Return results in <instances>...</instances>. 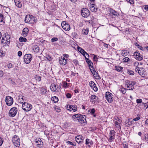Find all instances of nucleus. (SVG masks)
Wrapping results in <instances>:
<instances>
[{
	"label": "nucleus",
	"instance_id": "nucleus-1",
	"mask_svg": "<svg viewBox=\"0 0 148 148\" xmlns=\"http://www.w3.org/2000/svg\"><path fill=\"white\" fill-rule=\"evenodd\" d=\"M37 21V19L32 15H27L25 18V23L33 24Z\"/></svg>",
	"mask_w": 148,
	"mask_h": 148
},
{
	"label": "nucleus",
	"instance_id": "nucleus-2",
	"mask_svg": "<svg viewBox=\"0 0 148 148\" xmlns=\"http://www.w3.org/2000/svg\"><path fill=\"white\" fill-rule=\"evenodd\" d=\"M61 87L60 85L54 84H51L50 86L51 90L53 92H58L60 91Z\"/></svg>",
	"mask_w": 148,
	"mask_h": 148
},
{
	"label": "nucleus",
	"instance_id": "nucleus-3",
	"mask_svg": "<svg viewBox=\"0 0 148 148\" xmlns=\"http://www.w3.org/2000/svg\"><path fill=\"white\" fill-rule=\"evenodd\" d=\"M32 108V106L31 104L26 102H24L22 105L23 109L25 111H30Z\"/></svg>",
	"mask_w": 148,
	"mask_h": 148
},
{
	"label": "nucleus",
	"instance_id": "nucleus-4",
	"mask_svg": "<svg viewBox=\"0 0 148 148\" xmlns=\"http://www.w3.org/2000/svg\"><path fill=\"white\" fill-rule=\"evenodd\" d=\"M106 98L109 103H112L113 100V95L109 92H107L106 93Z\"/></svg>",
	"mask_w": 148,
	"mask_h": 148
},
{
	"label": "nucleus",
	"instance_id": "nucleus-5",
	"mask_svg": "<svg viewBox=\"0 0 148 148\" xmlns=\"http://www.w3.org/2000/svg\"><path fill=\"white\" fill-rule=\"evenodd\" d=\"M18 111L17 108L16 107L11 108L9 112V115L10 117H13L15 116Z\"/></svg>",
	"mask_w": 148,
	"mask_h": 148
},
{
	"label": "nucleus",
	"instance_id": "nucleus-6",
	"mask_svg": "<svg viewBox=\"0 0 148 148\" xmlns=\"http://www.w3.org/2000/svg\"><path fill=\"white\" fill-rule=\"evenodd\" d=\"M77 121L82 125H85L86 123L85 116L81 115L80 114V116H79Z\"/></svg>",
	"mask_w": 148,
	"mask_h": 148
},
{
	"label": "nucleus",
	"instance_id": "nucleus-7",
	"mask_svg": "<svg viewBox=\"0 0 148 148\" xmlns=\"http://www.w3.org/2000/svg\"><path fill=\"white\" fill-rule=\"evenodd\" d=\"M135 84V82L134 81H129L127 80L125 82L126 87L129 88V90H132L134 88V86Z\"/></svg>",
	"mask_w": 148,
	"mask_h": 148
},
{
	"label": "nucleus",
	"instance_id": "nucleus-8",
	"mask_svg": "<svg viewBox=\"0 0 148 148\" xmlns=\"http://www.w3.org/2000/svg\"><path fill=\"white\" fill-rule=\"evenodd\" d=\"M32 56L30 54H25L24 56V61L26 64H29L32 60Z\"/></svg>",
	"mask_w": 148,
	"mask_h": 148
},
{
	"label": "nucleus",
	"instance_id": "nucleus-9",
	"mask_svg": "<svg viewBox=\"0 0 148 148\" xmlns=\"http://www.w3.org/2000/svg\"><path fill=\"white\" fill-rule=\"evenodd\" d=\"M81 14L82 16L84 18H86L89 15L90 12L86 8H83L81 10Z\"/></svg>",
	"mask_w": 148,
	"mask_h": 148
},
{
	"label": "nucleus",
	"instance_id": "nucleus-10",
	"mask_svg": "<svg viewBox=\"0 0 148 148\" xmlns=\"http://www.w3.org/2000/svg\"><path fill=\"white\" fill-rule=\"evenodd\" d=\"M122 122L121 120L116 117L114 118V124L116 127L119 129H121V124Z\"/></svg>",
	"mask_w": 148,
	"mask_h": 148
},
{
	"label": "nucleus",
	"instance_id": "nucleus-11",
	"mask_svg": "<svg viewBox=\"0 0 148 148\" xmlns=\"http://www.w3.org/2000/svg\"><path fill=\"white\" fill-rule=\"evenodd\" d=\"M5 102L8 106H11L13 103V99L12 97L7 96L5 98Z\"/></svg>",
	"mask_w": 148,
	"mask_h": 148
},
{
	"label": "nucleus",
	"instance_id": "nucleus-12",
	"mask_svg": "<svg viewBox=\"0 0 148 148\" xmlns=\"http://www.w3.org/2000/svg\"><path fill=\"white\" fill-rule=\"evenodd\" d=\"M61 26L63 29L66 31H69L70 30V25L66 21H63L62 23Z\"/></svg>",
	"mask_w": 148,
	"mask_h": 148
},
{
	"label": "nucleus",
	"instance_id": "nucleus-13",
	"mask_svg": "<svg viewBox=\"0 0 148 148\" xmlns=\"http://www.w3.org/2000/svg\"><path fill=\"white\" fill-rule=\"evenodd\" d=\"M67 109L70 111H73V112H75L77 110V106L74 105H68L67 106Z\"/></svg>",
	"mask_w": 148,
	"mask_h": 148
},
{
	"label": "nucleus",
	"instance_id": "nucleus-14",
	"mask_svg": "<svg viewBox=\"0 0 148 148\" xmlns=\"http://www.w3.org/2000/svg\"><path fill=\"white\" fill-rule=\"evenodd\" d=\"M115 133V132L114 130H110L109 134V141L111 142L114 139Z\"/></svg>",
	"mask_w": 148,
	"mask_h": 148
},
{
	"label": "nucleus",
	"instance_id": "nucleus-15",
	"mask_svg": "<svg viewBox=\"0 0 148 148\" xmlns=\"http://www.w3.org/2000/svg\"><path fill=\"white\" fill-rule=\"evenodd\" d=\"M134 53L135 54L136 59L139 61H140L143 59V56L140 54L138 51H136L134 52Z\"/></svg>",
	"mask_w": 148,
	"mask_h": 148
},
{
	"label": "nucleus",
	"instance_id": "nucleus-16",
	"mask_svg": "<svg viewBox=\"0 0 148 148\" xmlns=\"http://www.w3.org/2000/svg\"><path fill=\"white\" fill-rule=\"evenodd\" d=\"M35 143L37 147H39L41 148L43 146V143L40 138L36 139Z\"/></svg>",
	"mask_w": 148,
	"mask_h": 148
},
{
	"label": "nucleus",
	"instance_id": "nucleus-17",
	"mask_svg": "<svg viewBox=\"0 0 148 148\" xmlns=\"http://www.w3.org/2000/svg\"><path fill=\"white\" fill-rule=\"evenodd\" d=\"M90 69L94 76L96 79H99L100 78V77L98 75V73L96 72L94 69L93 68V69H92L91 68H90Z\"/></svg>",
	"mask_w": 148,
	"mask_h": 148
},
{
	"label": "nucleus",
	"instance_id": "nucleus-18",
	"mask_svg": "<svg viewBox=\"0 0 148 148\" xmlns=\"http://www.w3.org/2000/svg\"><path fill=\"white\" fill-rule=\"evenodd\" d=\"M89 85L93 89V90L95 91L96 92L98 90V88L96 86L95 84L93 81H91L89 83Z\"/></svg>",
	"mask_w": 148,
	"mask_h": 148
},
{
	"label": "nucleus",
	"instance_id": "nucleus-19",
	"mask_svg": "<svg viewBox=\"0 0 148 148\" xmlns=\"http://www.w3.org/2000/svg\"><path fill=\"white\" fill-rule=\"evenodd\" d=\"M75 139L77 143H80L83 141V138L82 136L79 135L76 136Z\"/></svg>",
	"mask_w": 148,
	"mask_h": 148
},
{
	"label": "nucleus",
	"instance_id": "nucleus-20",
	"mask_svg": "<svg viewBox=\"0 0 148 148\" xmlns=\"http://www.w3.org/2000/svg\"><path fill=\"white\" fill-rule=\"evenodd\" d=\"M66 59L64 57L62 56L59 59V62L61 64L65 65L66 64Z\"/></svg>",
	"mask_w": 148,
	"mask_h": 148
},
{
	"label": "nucleus",
	"instance_id": "nucleus-21",
	"mask_svg": "<svg viewBox=\"0 0 148 148\" xmlns=\"http://www.w3.org/2000/svg\"><path fill=\"white\" fill-rule=\"evenodd\" d=\"M29 29L27 27H25L24 28L23 30V31L22 32V35L24 36H26L29 32Z\"/></svg>",
	"mask_w": 148,
	"mask_h": 148
},
{
	"label": "nucleus",
	"instance_id": "nucleus-22",
	"mask_svg": "<svg viewBox=\"0 0 148 148\" xmlns=\"http://www.w3.org/2000/svg\"><path fill=\"white\" fill-rule=\"evenodd\" d=\"M6 39V38H4L3 36L2 39L1 43L2 44H4V45H8L10 44V41Z\"/></svg>",
	"mask_w": 148,
	"mask_h": 148
},
{
	"label": "nucleus",
	"instance_id": "nucleus-23",
	"mask_svg": "<svg viewBox=\"0 0 148 148\" xmlns=\"http://www.w3.org/2000/svg\"><path fill=\"white\" fill-rule=\"evenodd\" d=\"M16 5L19 8H21L22 5L20 0H14Z\"/></svg>",
	"mask_w": 148,
	"mask_h": 148
},
{
	"label": "nucleus",
	"instance_id": "nucleus-24",
	"mask_svg": "<svg viewBox=\"0 0 148 148\" xmlns=\"http://www.w3.org/2000/svg\"><path fill=\"white\" fill-rule=\"evenodd\" d=\"M47 92V88L45 87H41L40 89V94L41 95H45Z\"/></svg>",
	"mask_w": 148,
	"mask_h": 148
},
{
	"label": "nucleus",
	"instance_id": "nucleus-25",
	"mask_svg": "<svg viewBox=\"0 0 148 148\" xmlns=\"http://www.w3.org/2000/svg\"><path fill=\"white\" fill-rule=\"evenodd\" d=\"M77 49L84 56H85V54H87V53L80 47H78Z\"/></svg>",
	"mask_w": 148,
	"mask_h": 148
},
{
	"label": "nucleus",
	"instance_id": "nucleus-26",
	"mask_svg": "<svg viewBox=\"0 0 148 148\" xmlns=\"http://www.w3.org/2000/svg\"><path fill=\"white\" fill-rule=\"evenodd\" d=\"M98 97L94 95H93L91 96V101L92 103H95V101L98 100Z\"/></svg>",
	"mask_w": 148,
	"mask_h": 148
},
{
	"label": "nucleus",
	"instance_id": "nucleus-27",
	"mask_svg": "<svg viewBox=\"0 0 148 148\" xmlns=\"http://www.w3.org/2000/svg\"><path fill=\"white\" fill-rule=\"evenodd\" d=\"M86 61L88 64L89 67L90 68L91 67L92 69H93V64L91 61L86 58Z\"/></svg>",
	"mask_w": 148,
	"mask_h": 148
},
{
	"label": "nucleus",
	"instance_id": "nucleus-28",
	"mask_svg": "<svg viewBox=\"0 0 148 148\" xmlns=\"http://www.w3.org/2000/svg\"><path fill=\"white\" fill-rule=\"evenodd\" d=\"M133 121H131L130 119H128L125 122V125L127 127H129L132 125Z\"/></svg>",
	"mask_w": 148,
	"mask_h": 148
},
{
	"label": "nucleus",
	"instance_id": "nucleus-29",
	"mask_svg": "<svg viewBox=\"0 0 148 148\" xmlns=\"http://www.w3.org/2000/svg\"><path fill=\"white\" fill-rule=\"evenodd\" d=\"M79 116H80V114H79L73 115L72 116V119L74 121H77L79 117Z\"/></svg>",
	"mask_w": 148,
	"mask_h": 148
},
{
	"label": "nucleus",
	"instance_id": "nucleus-30",
	"mask_svg": "<svg viewBox=\"0 0 148 148\" xmlns=\"http://www.w3.org/2000/svg\"><path fill=\"white\" fill-rule=\"evenodd\" d=\"M33 50L34 52L37 53L39 51V47L37 45H35L33 46Z\"/></svg>",
	"mask_w": 148,
	"mask_h": 148
},
{
	"label": "nucleus",
	"instance_id": "nucleus-31",
	"mask_svg": "<svg viewBox=\"0 0 148 148\" xmlns=\"http://www.w3.org/2000/svg\"><path fill=\"white\" fill-rule=\"evenodd\" d=\"M13 144L16 147H18L20 145V140H16L12 142Z\"/></svg>",
	"mask_w": 148,
	"mask_h": 148
},
{
	"label": "nucleus",
	"instance_id": "nucleus-32",
	"mask_svg": "<svg viewBox=\"0 0 148 148\" xmlns=\"http://www.w3.org/2000/svg\"><path fill=\"white\" fill-rule=\"evenodd\" d=\"M94 4H92L91 5V6L90 7V10L93 12H96L97 11V8H96L94 6Z\"/></svg>",
	"mask_w": 148,
	"mask_h": 148
},
{
	"label": "nucleus",
	"instance_id": "nucleus-33",
	"mask_svg": "<svg viewBox=\"0 0 148 148\" xmlns=\"http://www.w3.org/2000/svg\"><path fill=\"white\" fill-rule=\"evenodd\" d=\"M4 38H6V39L9 40V41H10L11 36L10 35L8 34V33H6L5 34L4 36H3Z\"/></svg>",
	"mask_w": 148,
	"mask_h": 148
},
{
	"label": "nucleus",
	"instance_id": "nucleus-34",
	"mask_svg": "<svg viewBox=\"0 0 148 148\" xmlns=\"http://www.w3.org/2000/svg\"><path fill=\"white\" fill-rule=\"evenodd\" d=\"M51 100L54 103H56L58 102V97L56 96H54L51 98Z\"/></svg>",
	"mask_w": 148,
	"mask_h": 148
},
{
	"label": "nucleus",
	"instance_id": "nucleus-35",
	"mask_svg": "<svg viewBox=\"0 0 148 148\" xmlns=\"http://www.w3.org/2000/svg\"><path fill=\"white\" fill-rule=\"evenodd\" d=\"M89 32V29L88 28L83 29L82 31V33L84 35H87Z\"/></svg>",
	"mask_w": 148,
	"mask_h": 148
},
{
	"label": "nucleus",
	"instance_id": "nucleus-36",
	"mask_svg": "<svg viewBox=\"0 0 148 148\" xmlns=\"http://www.w3.org/2000/svg\"><path fill=\"white\" fill-rule=\"evenodd\" d=\"M14 66L13 63L11 62H8L6 65V66L8 69L12 68Z\"/></svg>",
	"mask_w": 148,
	"mask_h": 148
},
{
	"label": "nucleus",
	"instance_id": "nucleus-37",
	"mask_svg": "<svg viewBox=\"0 0 148 148\" xmlns=\"http://www.w3.org/2000/svg\"><path fill=\"white\" fill-rule=\"evenodd\" d=\"M110 13L112 14L114 16H117V12L114 10H112V9H110Z\"/></svg>",
	"mask_w": 148,
	"mask_h": 148
},
{
	"label": "nucleus",
	"instance_id": "nucleus-38",
	"mask_svg": "<svg viewBox=\"0 0 148 148\" xmlns=\"http://www.w3.org/2000/svg\"><path fill=\"white\" fill-rule=\"evenodd\" d=\"M85 144L88 145V146L90 145H92L93 144V143L92 141H91L90 139H89L88 138H87L86 140V143Z\"/></svg>",
	"mask_w": 148,
	"mask_h": 148
},
{
	"label": "nucleus",
	"instance_id": "nucleus-39",
	"mask_svg": "<svg viewBox=\"0 0 148 148\" xmlns=\"http://www.w3.org/2000/svg\"><path fill=\"white\" fill-rule=\"evenodd\" d=\"M20 140L19 137L16 135H15L14 136L12 139V141L13 142L16 140Z\"/></svg>",
	"mask_w": 148,
	"mask_h": 148
},
{
	"label": "nucleus",
	"instance_id": "nucleus-40",
	"mask_svg": "<svg viewBox=\"0 0 148 148\" xmlns=\"http://www.w3.org/2000/svg\"><path fill=\"white\" fill-rule=\"evenodd\" d=\"M19 40L20 42H26L27 41V39L25 38H24L23 37H21L19 38Z\"/></svg>",
	"mask_w": 148,
	"mask_h": 148
},
{
	"label": "nucleus",
	"instance_id": "nucleus-41",
	"mask_svg": "<svg viewBox=\"0 0 148 148\" xmlns=\"http://www.w3.org/2000/svg\"><path fill=\"white\" fill-rule=\"evenodd\" d=\"M115 68H116L115 70H116L117 71L120 72L123 69V68L121 66H115Z\"/></svg>",
	"mask_w": 148,
	"mask_h": 148
},
{
	"label": "nucleus",
	"instance_id": "nucleus-42",
	"mask_svg": "<svg viewBox=\"0 0 148 148\" xmlns=\"http://www.w3.org/2000/svg\"><path fill=\"white\" fill-rule=\"evenodd\" d=\"M128 52L127 51H123L121 53V55L123 56H126L128 54Z\"/></svg>",
	"mask_w": 148,
	"mask_h": 148
},
{
	"label": "nucleus",
	"instance_id": "nucleus-43",
	"mask_svg": "<svg viewBox=\"0 0 148 148\" xmlns=\"http://www.w3.org/2000/svg\"><path fill=\"white\" fill-rule=\"evenodd\" d=\"M119 90L120 92L122 93V94H124L126 92V89L123 88H122L120 89Z\"/></svg>",
	"mask_w": 148,
	"mask_h": 148
},
{
	"label": "nucleus",
	"instance_id": "nucleus-44",
	"mask_svg": "<svg viewBox=\"0 0 148 148\" xmlns=\"http://www.w3.org/2000/svg\"><path fill=\"white\" fill-rule=\"evenodd\" d=\"M66 143H67V144H68L71 145H73V146H75L76 145L75 143V142H72L70 141H67L66 142Z\"/></svg>",
	"mask_w": 148,
	"mask_h": 148
},
{
	"label": "nucleus",
	"instance_id": "nucleus-45",
	"mask_svg": "<svg viewBox=\"0 0 148 148\" xmlns=\"http://www.w3.org/2000/svg\"><path fill=\"white\" fill-rule=\"evenodd\" d=\"M130 58L128 57H125L124 58L123 60V62H128L130 61Z\"/></svg>",
	"mask_w": 148,
	"mask_h": 148
},
{
	"label": "nucleus",
	"instance_id": "nucleus-46",
	"mask_svg": "<svg viewBox=\"0 0 148 148\" xmlns=\"http://www.w3.org/2000/svg\"><path fill=\"white\" fill-rule=\"evenodd\" d=\"M4 19L3 15L1 13H0V21L1 23L3 22V20Z\"/></svg>",
	"mask_w": 148,
	"mask_h": 148
},
{
	"label": "nucleus",
	"instance_id": "nucleus-47",
	"mask_svg": "<svg viewBox=\"0 0 148 148\" xmlns=\"http://www.w3.org/2000/svg\"><path fill=\"white\" fill-rule=\"evenodd\" d=\"M127 73L128 74L131 75H133L134 74V71L130 70L128 71Z\"/></svg>",
	"mask_w": 148,
	"mask_h": 148
},
{
	"label": "nucleus",
	"instance_id": "nucleus-48",
	"mask_svg": "<svg viewBox=\"0 0 148 148\" xmlns=\"http://www.w3.org/2000/svg\"><path fill=\"white\" fill-rule=\"evenodd\" d=\"M135 45L138 48H139L140 50H143V47L140 46L139 45L138 43H136L135 44Z\"/></svg>",
	"mask_w": 148,
	"mask_h": 148
},
{
	"label": "nucleus",
	"instance_id": "nucleus-49",
	"mask_svg": "<svg viewBox=\"0 0 148 148\" xmlns=\"http://www.w3.org/2000/svg\"><path fill=\"white\" fill-rule=\"evenodd\" d=\"M63 86L64 87L66 88L68 86L69 84L65 82H64L63 83Z\"/></svg>",
	"mask_w": 148,
	"mask_h": 148
},
{
	"label": "nucleus",
	"instance_id": "nucleus-50",
	"mask_svg": "<svg viewBox=\"0 0 148 148\" xmlns=\"http://www.w3.org/2000/svg\"><path fill=\"white\" fill-rule=\"evenodd\" d=\"M35 78L36 80H38L39 82L41 80V77L39 76L36 75Z\"/></svg>",
	"mask_w": 148,
	"mask_h": 148
},
{
	"label": "nucleus",
	"instance_id": "nucleus-51",
	"mask_svg": "<svg viewBox=\"0 0 148 148\" xmlns=\"http://www.w3.org/2000/svg\"><path fill=\"white\" fill-rule=\"evenodd\" d=\"M55 109L56 111L59 112H60L61 110L59 107H56L55 108Z\"/></svg>",
	"mask_w": 148,
	"mask_h": 148
},
{
	"label": "nucleus",
	"instance_id": "nucleus-52",
	"mask_svg": "<svg viewBox=\"0 0 148 148\" xmlns=\"http://www.w3.org/2000/svg\"><path fill=\"white\" fill-rule=\"evenodd\" d=\"M73 63L75 64V65H76L79 64V62L78 60H74L73 61Z\"/></svg>",
	"mask_w": 148,
	"mask_h": 148
},
{
	"label": "nucleus",
	"instance_id": "nucleus-53",
	"mask_svg": "<svg viewBox=\"0 0 148 148\" xmlns=\"http://www.w3.org/2000/svg\"><path fill=\"white\" fill-rule=\"evenodd\" d=\"M58 40V38L56 37L53 38L51 39V41L52 42L56 41Z\"/></svg>",
	"mask_w": 148,
	"mask_h": 148
},
{
	"label": "nucleus",
	"instance_id": "nucleus-54",
	"mask_svg": "<svg viewBox=\"0 0 148 148\" xmlns=\"http://www.w3.org/2000/svg\"><path fill=\"white\" fill-rule=\"evenodd\" d=\"M126 1L131 4H134V2L133 0H126Z\"/></svg>",
	"mask_w": 148,
	"mask_h": 148
},
{
	"label": "nucleus",
	"instance_id": "nucleus-55",
	"mask_svg": "<svg viewBox=\"0 0 148 148\" xmlns=\"http://www.w3.org/2000/svg\"><path fill=\"white\" fill-rule=\"evenodd\" d=\"M136 101V102L137 103H141L142 102V99H137Z\"/></svg>",
	"mask_w": 148,
	"mask_h": 148
},
{
	"label": "nucleus",
	"instance_id": "nucleus-56",
	"mask_svg": "<svg viewBox=\"0 0 148 148\" xmlns=\"http://www.w3.org/2000/svg\"><path fill=\"white\" fill-rule=\"evenodd\" d=\"M5 55V53L3 52V51L0 49V56H3Z\"/></svg>",
	"mask_w": 148,
	"mask_h": 148
},
{
	"label": "nucleus",
	"instance_id": "nucleus-57",
	"mask_svg": "<svg viewBox=\"0 0 148 148\" xmlns=\"http://www.w3.org/2000/svg\"><path fill=\"white\" fill-rule=\"evenodd\" d=\"M145 140L147 141H148V134H145Z\"/></svg>",
	"mask_w": 148,
	"mask_h": 148
},
{
	"label": "nucleus",
	"instance_id": "nucleus-58",
	"mask_svg": "<svg viewBox=\"0 0 148 148\" xmlns=\"http://www.w3.org/2000/svg\"><path fill=\"white\" fill-rule=\"evenodd\" d=\"M3 142V139L1 137H0V146L2 144Z\"/></svg>",
	"mask_w": 148,
	"mask_h": 148
},
{
	"label": "nucleus",
	"instance_id": "nucleus-59",
	"mask_svg": "<svg viewBox=\"0 0 148 148\" xmlns=\"http://www.w3.org/2000/svg\"><path fill=\"white\" fill-rule=\"evenodd\" d=\"M123 145L124 147V148H128V144L127 143H123Z\"/></svg>",
	"mask_w": 148,
	"mask_h": 148
},
{
	"label": "nucleus",
	"instance_id": "nucleus-60",
	"mask_svg": "<svg viewBox=\"0 0 148 148\" xmlns=\"http://www.w3.org/2000/svg\"><path fill=\"white\" fill-rule=\"evenodd\" d=\"M95 112V110L94 108H92L91 109L90 113L92 114H94Z\"/></svg>",
	"mask_w": 148,
	"mask_h": 148
},
{
	"label": "nucleus",
	"instance_id": "nucleus-61",
	"mask_svg": "<svg viewBox=\"0 0 148 148\" xmlns=\"http://www.w3.org/2000/svg\"><path fill=\"white\" fill-rule=\"evenodd\" d=\"M139 64V63L138 62H136L134 64V65L136 67H137Z\"/></svg>",
	"mask_w": 148,
	"mask_h": 148
},
{
	"label": "nucleus",
	"instance_id": "nucleus-62",
	"mask_svg": "<svg viewBox=\"0 0 148 148\" xmlns=\"http://www.w3.org/2000/svg\"><path fill=\"white\" fill-rule=\"evenodd\" d=\"M66 96L68 98H70L71 97V95L69 93H67L66 95Z\"/></svg>",
	"mask_w": 148,
	"mask_h": 148
},
{
	"label": "nucleus",
	"instance_id": "nucleus-63",
	"mask_svg": "<svg viewBox=\"0 0 148 148\" xmlns=\"http://www.w3.org/2000/svg\"><path fill=\"white\" fill-rule=\"evenodd\" d=\"M138 73L141 75H143V71L140 69V71H139Z\"/></svg>",
	"mask_w": 148,
	"mask_h": 148
},
{
	"label": "nucleus",
	"instance_id": "nucleus-64",
	"mask_svg": "<svg viewBox=\"0 0 148 148\" xmlns=\"http://www.w3.org/2000/svg\"><path fill=\"white\" fill-rule=\"evenodd\" d=\"M140 69L139 68L137 67H136L135 69L136 71L138 73V72L139 71H140Z\"/></svg>",
	"mask_w": 148,
	"mask_h": 148
}]
</instances>
